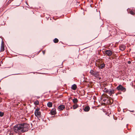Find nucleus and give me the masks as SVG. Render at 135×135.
Here are the masks:
<instances>
[{"mask_svg":"<svg viewBox=\"0 0 135 135\" xmlns=\"http://www.w3.org/2000/svg\"><path fill=\"white\" fill-rule=\"evenodd\" d=\"M29 126L27 123L18 124L14 126L13 129L16 133L24 132L28 131Z\"/></svg>","mask_w":135,"mask_h":135,"instance_id":"nucleus-1","label":"nucleus"},{"mask_svg":"<svg viewBox=\"0 0 135 135\" xmlns=\"http://www.w3.org/2000/svg\"><path fill=\"white\" fill-rule=\"evenodd\" d=\"M40 108H37L35 110V115L37 118H40L41 117V113L40 111Z\"/></svg>","mask_w":135,"mask_h":135,"instance_id":"nucleus-2","label":"nucleus"},{"mask_svg":"<svg viewBox=\"0 0 135 135\" xmlns=\"http://www.w3.org/2000/svg\"><path fill=\"white\" fill-rule=\"evenodd\" d=\"M116 89L118 91H121L123 92H125L126 90V88L121 85H119L117 87Z\"/></svg>","mask_w":135,"mask_h":135,"instance_id":"nucleus-3","label":"nucleus"},{"mask_svg":"<svg viewBox=\"0 0 135 135\" xmlns=\"http://www.w3.org/2000/svg\"><path fill=\"white\" fill-rule=\"evenodd\" d=\"M90 73L95 77H98L99 75L98 72L97 71H94L92 70H90Z\"/></svg>","mask_w":135,"mask_h":135,"instance_id":"nucleus-4","label":"nucleus"},{"mask_svg":"<svg viewBox=\"0 0 135 135\" xmlns=\"http://www.w3.org/2000/svg\"><path fill=\"white\" fill-rule=\"evenodd\" d=\"M115 92V90L112 89L109 90L108 93L109 95L110 96H112V94H114Z\"/></svg>","mask_w":135,"mask_h":135,"instance_id":"nucleus-5","label":"nucleus"},{"mask_svg":"<svg viewBox=\"0 0 135 135\" xmlns=\"http://www.w3.org/2000/svg\"><path fill=\"white\" fill-rule=\"evenodd\" d=\"M105 53L108 56H110L112 54V52L110 50H107L105 51Z\"/></svg>","mask_w":135,"mask_h":135,"instance_id":"nucleus-6","label":"nucleus"},{"mask_svg":"<svg viewBox=\"0 0 135 135\" xmlns=\"http://www.w3.org/2000/svg\"><path fill=\"white\" fill-rule=\"evenodd\" d=\"M4 50V42L3 41L2 42V43L1 44V52L3 51Z\"/></svg>","mask_w":135,"mask_h":135,"instance_id":"nucleus-7","label":"nucleus"},{"mask_svg":"<svg viewBox=\"0 0 135 135\" xmlns=\"http://www.w3.org/2000/svg\"><path fill=\"white\" fill-rule=\"evenodd\" d=\"M126 48V46L124 45H122L119 47L120 49L122 51L124 50Z\"/></svg>","mask_w":135,"mask_h":135,"instance_id":"nucleus-8","label":"nucleus"},{"mask_svg":"<svg viewBox=\"0 0 135 135\" xmlns=\"http://www.w3.org/2000/svg\"><path fill=\"white\" fill-rule=\"evenodd\" d=\"M65 108V106L63 105H60L59 106L58 108L60 110H62Z\"/></svg>","mask_w":135,"mask_h":135,"instance_id":"nucleus-9","label":"nucleus"},{"mask_svg":"<svg viewBox=\"0 0 135 135\" xmlns=\"http://www.w3.org/2000/svg\"><path fill=\"white\" fill-rule=\"evenodd\" d=\"M56 109L55 108L52 109L51 111V113L52 114L55 115L56 114Z\"/></svg>","mask_w":135,"mask_h":135,"instance_id":"nucleus-10","label":"nucleus"},{"mask_svg":"<svg viewBox=\"0 0 135 135\" xmlns=\"http://www.w3.org/2000/svg\"><path fill=\"white\" fill-rule=\"evenodd\" d=\"M105 66V64H102L99 65L98 67L99 68L102 69Z\"/></svg>","mask_w":135,"mask_h":135,"instance_id":"nucleus-11","label":"nucleus"},{"mask_svg":"<svg viewBox=\"0 0 135 135\" xmlns=\"http://www.w3.org/2000/svg\"><path fill=\"white\" fill-rule=\"evenodd\" d=\"M90 109V108L89 106H86L84 108V110L85 112H88Z\"/></svg>","mask_w":135,"mask_h":135,"instance_id":"nucleus-12","label":"nucleus"},{"mask_svg":"<svg viewBox=\"0 0 135 135\" xmlns=\"http://www.w3.org/2000/svg\"><path fill=\"white\" fill-rule=\"evenodd\" d=\"M77 86L76 85L74 84L72 85L71 88L73 90H75Z\"/></svg>","mask_w":135,"mask_h":135,"instance_id":"nucleus-13","label":"nucleus"},{"mask_svg":"<svg viewBox=\"0 0 135 135\" xmlns=\"http://www.w3.org/2000/svg\"><path fill=\"white\" fill-rule=\"evenodd\" d=\"M47 105L49 107H51L52 106V103L51 102H49L47 103Z\"/></svg>","mask_w":135,"mask_h":135,"instance_id":"nucleus-14","label":"nucleus"},{"mask_svg":"<svg viewBox=\"0 0 135 135\" xmlns=\"http://www.w3.org/2000/svg\"><path fill=\"white\" fill-rule=\"evenodd\" d=\"M106 97L107 98L109 99L110 102H111L110 100H112V102H113V100L110 97H109L108 95H107Z\"/></svg>","mask_w":135,"mask_h":135,"instance_id":"nucleus-15","label":"nucleus"},{"mask_svg":"<svg viewBox=\"0 0 135 135\" xmlns=\"http://www.w3.org/2000/svg\"><path fill=\"white\" fill-rule=\"evenodd\" d=\"M73 101L74 103H76L78 102V100L76 98H74L73 100Z\"/></svg>","mask_w":135,"mask_h":135,"instance_id":"nucleus-16","label":"nucleus"},{"mask_svg":"<svg viewBox=\"0 0 135 135\" xmlns=\"http://www.w3.org/2000/svg\"><path fill=\"white\" fill-rule=\"evenodd\" d=\"M34 104L35 105H38L39 104V102L38 100H36L34 102Z\"/></svg>","mask_w":135,"mask_h":135,"instance_id":"nucleus-17","label":"nucleus"},{"mask_svg":"<svg viewBox=\"0 0 135 135\" xmlns=\"http://www.w3.org/2000/svg\"><path fill=\"white\" fill-rule=\"evenodd\" d=\"M53 41L55 43H57L59 41V40L57 38H55L53 40Z\"/></svg>","mask_w":135,"mask_h":135,"instance_id":"nucleus-18","label":"nucleus"},{"mask_svg":"<svg viewBox=\"0 0 135 135\" xmlns=\"http://www.w3.org/2000/svg\"><path fill=\"white\" fill-rule=\"evenodd\" d=\"M73 108L74 109H75L76 108L78 107V105L77 104L74 105L73 106Z\"/></svg>","mask_w":135,"mask_h":135,"instance_id":"nucleus-19","label":"nucleus"},{"mask_svg":"<svg viewBox=\"0 0 135 135\" xmlns=\"http://www.w3.org/2000/svg\"><path fill=\"white\" fill-rule=\"evenodd\" d=\"M4 115V113L3 112H0V116L1 117H3Z\"/></svg>","mask_w":135,"mask_h":135,"instance_id":"nucleus-20","label":"nucleus"},{"mask_svg":"<svg viewBox=\"0 0 135 135\" xmlns=\"http://www.w3.org/2000/svg\"><path fill=\"white\" fill-rule=\"evenodd\" d=\"M108 90H108V89H107L106 88H104V91H105V92H106L107 93H108Z\"/></svg>","mask_w":135,"mask_h":135,"instance_id":"nucleus-21","label":"nucleus"},{"mask_svg":"<svg viewBox=\"0 0 135 135\" xmlns=\"http://www.w3.org/2000/svg\"><path fill=\"white\" fill-rule=\"evenodd\" d=\"M130 13L133 15H134L135 14V13L134 12L132 11H131L130 12Z\"/></svg>","mask_w":135,"mask_h":135,"instance_id":"nucleus-22","label":"nucleus"},{"mask_svg":"<svg viewBox=\"0 0 135 135\" xmlns=\"http://www.w3.org/2000/svg\"><path fill=\"white\" fill-rule=\"evenodd\" d=\"M93 39H90V40H89L88 41V42H89L91 41H92Z\"/></svg>","mask_w":135,"mask_h":135,"instance_id":"nucleus-23","label":"nucleus"},{"mask_svg":"<svg viewBox=\"0 0 135 135\" xmlns=\"http://www.w3.org/2000/svg\"><path fill=\"white\" fill-rule=\"evenodd\" d=\"M131 63V62L130 61H128V64H130Z\"/></svg>","mask_w":135,"mask_h":135,"instance_id":"nucleus-24","label":"nucleus"},{"mask_svg":"<svg viewBox=\"0 0 135 135\" xmlns=\"http://www.w3.org/2000/svg\"><path fill=\"white\" fill-rule=\"evenodd\" d=\"M129 111H130L131 112H134V111L133 110H129Z\"/></svg>","mask_w":135,"mask_h":135,"instance_id":"nucleus-25","label":"nucleus"},{"mask_svg":"<svg viewBox=\"0 0 135 135\" xmlns=\"http://www.w3.org/2000/svg\"><path fill=\"white\" fill-rule=\"evenodd\" d=\"M121 93H116V94H115V95H116L117 96V95H118V94H121Z\"/></svg>","mask_w":135,"mask_h":135,"instance_id":"nucleus-26","label":"nucleus"},{"mask_svg":"<svg viewBox=\"0 0 135 135\" xmlns=\"http://www.w3.org/2000/svg\"><path fill=\"white\" fill-rule=\"evenodd\" d=\"M42 52H43V54L44 55L45 54V52L44 51H43Z\"/></svg>","mask_w":135,"mask_h":135,"instance_id":"nucleus-27","label":"nucleus"},{"mask_svg":"<svg viewBox=\"0 0 135 135\" xmlns=\"http://www.w3.org/2000/svg\"><path fill=\"white\" fill-rule=\"evenodd\" d=\"M111 100V103H113V102H112V100Z\"/></svg>","mask_w":135,"mask_h":135,"instance_id":"nucleus-28","label":"nucleus"},{"mask_svg":"<svg viewBox=\"0 0 135 135\" xmlns=\"http://www.w3.org/2000/svg\"><path fill=\"white\" fill-rule=\"evenodd\" d=\"M31 125L32 126V123L31 124Z\"/></svg>","mask_w":135,"mask_h":135,"instance_id":"nucleus-29","label":"nucleus"},{"mask_svg":"<svg viewBox=\"0 0 135 135\" xmlns=\"http://www.w3.org/2000/svg\"><path fill=\"white\" fill-rule=\"evenodd\" d=\"M101 79V78H99V79Z\"/></svg>","mask_w":135,"mask_h":135,"instance_id":"nucleus-30","label":"nucleus"}]
</instances>
